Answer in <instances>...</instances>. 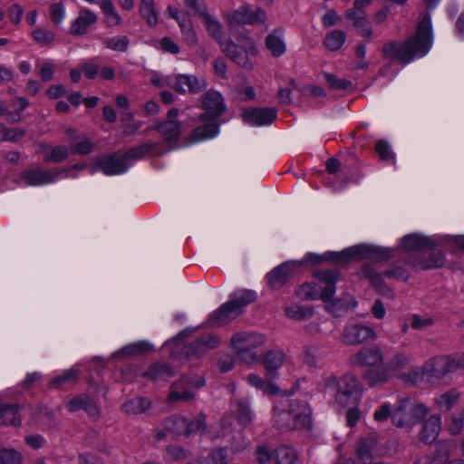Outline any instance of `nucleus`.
Instances as JSON below:
<instances>
[{
	"instance_id": "nucleus-1",
	"label": "nucleus",
	"mask_w": 464,
	"mask_h": 464,
	"mask_svg": "<svg viewBox=\"0 0 464 464\" xmlns=\"http://www.w3.org/2000/svg\"><path fill=\"white\" fill-rule=\"evenodd\" d=\"M338 278L339 273L335 271L316 272L313 280L299 285L295 293L301 299L324 301L327 310L334 314L342 309L355 307L356 302L350 295L333 300Z\"/></svg>"
},
{
	"instance_id": "nucleus-2",
	"label": "nucleus",
	"mask_w": 464,
	"mask_h": 464,
	"mask_svg": "<svg viewBox=\"0 0 464 464\" xmlns=\"http://www.w3.org/2000/svg\"><path fill=\"white\" fill-rule=\"evenodd\" d=\"M433 44V30L431 15L425 14L419 20L417 32L406 42L401 44L391 42L384 44L383 55L391 60L399 61L404 64L411 62L415 57H423L431 49Z\"/></svg>"
},
{
	"instance_id": "nucleus-3",
	"label": "nucleus",
	"mask_w": 464,
	"mask_h": 464,
	"mask_svg": "<svg viewBox=\"0 0 464 464\" xmlns=\"http://www.w3.org/2000/svg\"><path fill=\"white\" fill-rule=\"evenodd\" d=\"M464 369V353L440 354L430 358L422 367L409 372V379L415 384L421 382H440L447 375Z\"/></svg>"
},
{
	"instance_id": "nucleus-4",
	"label": "nucleus",
	"mask_w": 464,
	"mask_h": 464,
	"mask_svg": "<svg viewBox=\"0 0 464 464\" xmlns=\"http://www.w3.org/2000/svg\"><path fill=\"white\" fill-rule=\"evenodd\" d=\"M273 418L280 430H310L313 421L309 404L296 399H285L280 406H276Z\"/></svg>"
},
{
	"instance_id": "nucleus-5",
	"label": "nucleus",
	"mask_w": 464,
	"mask_h": 464,
	"mask_svg": "<svg viewBox=\"0 0 464 464\" xmlns=\"http://www.w3.org/2000/svg\"><path fill=\"white\" fill-rule=\"evenodd\" d=\"M392 250L386 247L358 245L348 247L341 252H326L323 256L309 253L304 256V262L319 264L324 260L335 263L344 262L350 259H375L383 260L392 256Z\"/></svg>"
},
{
	"instance_id": "nucleus-6",
	"label": "nucleus",
	"mask_w": 464,
	"mask_h": 464,
	"mask_svg": "<svg viewBox=\"0 0 464 464\" xmlns=\"http://www.w3.org/2000/svg\"><path fill=\"white\" fill-rule=\"evenodd\" d=\"M230 343L242 362L253 364L259 362L263 355L266 336L255 332H239L232 335Z\"/></svg>"
},
{
	"instance_id": "nucleus-7",
	"label": "nucleus",
	"mask_w": 464,
	"mask_h": 464,
	"mask_svg": "<svg viewBox=\"0 0 464 464\" xmlns=\"http://www.w3.org/2000/svg\"><path fill=\"white\" fill-rule=\"evenodd\" d=\"M256 299V294L251 290H238L229 295V300L215 310L208 317V324L218 326L236 319L246 305Z\"/></svg>"
},
{
	"instance_id": "nucleus-8",
	"label": "nucleus",
	"mask_w": 464,
	"mask_h": 464,
	"mask_svg": "<svg viewBox=\"0 0 464 464\" xmlns=\"http://www.w3.org/2000/svg\"><path fill=\"white\" fill-rule=\"evenodd\" d=\"M326 392L334 396L339 405L347 406L361 397L362 387L353 375L346 374L339 380L331 376L326 380Z\"/></svg>"
},
{
	"instance_id": "nucleus-9",
	"label": "nucleus",
	"mask_w": 464,
	"mask_h": 464,
	"mask_svg": "<svg viewBox=\"0 0 464 464\" xmlns=\"http://www.w3.org/2000/svg\"><path fill=\"white\" fill-rule=\"evenodd\" d=\"M237 42L238 44L231 40L224 41V43H220V48L233 62L245 69L252 70L254 64L249 56H256L258 53L255 42L252 38L243 35L237 39Z\"/></svg>"
},
{
	"instance_id": "nucleus-10",
	"label": "nucleus",
	"mask_w": 464,
	"mask_h": 464,
	"mask_svg": "<svg viewBox=\"0 0 464 464\" xmlns=\"http://www.w3.org/2000/svg\"><path fill=\"white\" fill-rule=\"evenodd\" d=\"M409 399H401L398 401L397 405L392 416V423L400 428H411L420 422L429 413V408L423 403L411 402V416L403 417L405 410H407Z\"/></svg>"
},
{
	"instance_id": "nucleus-11",
	"label": "nucleus",
	"mask_w": 464,
	"mask_h": 464,
	"mask_svg": "<svg viewBox=\"0 0 464 464\" xmlns=\"http://www.w3.org/2000/svg\"><path fill=\"white\" fill-rule=\"evenodd\" d=\"M205 384V380L199 375H186L179 382H175L170 390L168 401L176 402L187 401L194 397V390L198 389Z\"/></svg>"
},
{
	"instance_id": "nucleus-12",
	"label": "nucleus",
	"mask_w": 464,
	"mask_h": 464,
	"mask_svg": "<svg viewBox=\"0 0 464 464\" xmlns=\"http://www.w3.org/2000/svg\"><path fill=\"white\" fill-rule=\"evenodd\" d=\"M74 169H82L83 167L74 166L72 169L48 171L33 169L24 172L23 174V179L25 184L29 186H44L53 183L61 179L75 177L72 174Z\"/></svg>"
},
{
	"instance_id": "nucleus-13",
	"label": "nucleus",
	"mask_w": 464,
	"mask_h": 464,
	"mask_svg": "<svg viewBox=\"0 0 464 464\" xmlns=\"http://www.w3.org/2000/svg\"><path fill=\"white\" fill-rule=\"evenodd\" d=\"M354 452L361 464H371L373 458L379 455L381 444L377 432H370L360 437L354 444Z\"/></svg>"
},
{
	"instance_id": "nucleus-14",
	"label": "nucleus",
	"mask_w": 464,
	"mask_h": 464,
	"mask_svg": "<svg viewBox=\"0 0 464 464\" xmlns=\"http://www.w3.org/2000/svg\"><path fill=\"white\" fill-rule=\"evenodd\" d=\"M225 18L230 25L233 24H254L265 23L266 14L261 7L252 8L250 5L239 6L231 14H226Z\"/></svg>"
},
{
	"instance_id": "nucleus-15",
	"label": "nucleus",
	"mask_w": 464,
	"mask_h": 464,
	"mask_svg": "<svg viewBox=\"0 0 464 464\" xmlns=\"http://www.w3.org/2000/svg\"><path fill=\"white\" fill-rule=\"evenodd\" d=\"M166 82L169 87L180 93L187 92L197 93L207 86V82L204 79L199 80L192 74L169 75L166 78Z\"/></svg>"
},
{
	"instance_id": "nucleus-16",
	"label": "nucleus",
	"mask_w": 464,
	"mask_h": 464,
	"mask_svg": "<svg viewBox=\"0 0 464 464\" xmlns=\"http://www.w3.org/2000/svg\"><path fill=\"white\" fill-rule=\"evenodd\" d=\"M202 109L205 111L200 115L203 121H216L226 111L224 99L220 92L210 90L202 97Z\"/></svg>"
},
{
	"instance_id": "nucleus-17",
	"label": "nucleus",
	"mask_w": 464,
	"mask_h": 464,
	"mask_svg": "<svg viewBox=\"0 0 464 464\" xmlns=\"http://www.w3.org/2000/svg\"><path fill=\"white\" fill-rule=\"evenodd\" d=\"M96 165L107 176L121 175L125 173L132 162L128 161L124 155H102L96 159Z\"/></svg>"
},
{
	"instance_id": "nucleus-18",
	"label": "nucleus",
	"mask_w": 464,
	"mask_h": 464,
	"mask_svg": "<svg viewBox=\"0 0 464 464\" xmlns=\"http://www.w3.org/2000/svg\"><path fill=\"white\" fill-rule=\"evenodd\" d=\"M375 339L376 333L372 327L359 324L347 325L342 334V341L347 345H357Z\"/></svg>"
},
{
	"instance_id": "nucleus-19",
	"label": "nucleus",
	"mask_w": 464,
	"mask_h": 464,
	"mask_svg": "<svg viewBox=\"0 0 464 464\" xmlns=\"http://www.w3.org/2000/svg\"><path fill=\"white\" fill-rule=\"evenodd\" d=\"M178 115V109H170L168 112L167 121L152 128L157 130L161 134L164 140L169 145L176 143L181 133V124L179 121H177Z\"/></svg>"
},
{
	"instance_id": "nucleus-20",
	"label": "nucleus",
	"mask_w": 464,
	"mask_h": 464,
	"mask_svg": "<svg viewBox=\"0 0 464 464\" xmlns=\"http://www.w3.org/2000/svg\"><path fill=\"white\" fill-rule=\"evenodd\" d=\"M169 15L178 23L183 41L189 46H195L198 42V34L190 18L180 14L177 7L169 5L167 9Z\"/></svg>"
},
{
	"instance_id": "nucleus-21",
	"label": "nucleus",
	"mask_w": 464,
	"mask_h": 464,
	"mask_svg": "<svg viewBox=\"0 0 464 464\" xmlns=\"http://www.w3.org/2000/svg\"><path fill=\"white\" fill-rule=\"evenodd\" d=\"M274 108H246L243 111V121L251 126H265L271 124L276 118Z\"/></svg>"
},
{
	"instance_id": "nucleus-22",
	"label": "nucleus",
	"mask_w": 464,
	"mask_h": 464,
	"mask_svg": "<svg viewBox=\"0 0 464 464\" xmlns=\"http://www.w3.org/2000/svg\"><path fill=\"white\" fill-rule=\"evenodd\" d=\"M350 362L355 366L374 367L382 364L383 354L376 346L364 347L350 358Z\"/></svg>"
},
{
	"instance_id": "nucleus-23",
	"label": "nucleus",
	"mask_w": 464,
	"mask_h": 464,
	"mask_svg": "<svg viewBox=\"0 0 464 464\" xmlns=\"http://www.w3.org/2000/svg\"><path fill=\"white\" fill-rule=\"evenodd\" d=\"M98 15L87 7L81 8L77 17L72 22L70 34L72 35H82L97 23Z\"/></svg>"
},
{
	"instance_id": "nucleus-24",
	"label": "nucleus",
	"mask_w": 464,
	"mask_h": 464,
	"mask_svg": "<svg viewBox=\"0 0 464 464\" xmlns=\"http://www.w3.org/2000/svg\"><path fill=\"white\" fill-rule=\"evenodd\" d=\"M301 264L299 261H288L278 266L266 275L269 285L274 288L281 287Z\"/></svg>"
},
{
	"instance_id": "nucleus-25",
	"label": "nucleus",
	"mask_w": 464,
	"mask_h": 464,
	"mask_svg": "<svg viewBox=\"0 0 464 464\" xmlns=\"http://www.w3.org/2000/svg\"><path fill=\"white\" fill-rule=\"evenodd\" d=\"M436 246L433 238L420 234H409L401 238L400 247L405 252L431 249Z\"/></svg>"
},
{
	"instance_id": "nucleus-26",
	"label": "nucleus",
	"mask_w": 464,
	"mask_h": 464,
	"mask_svg": "<svg viewBox=\"0 0 464 464\" xmlns=\"http://www.w3.org/2000/svg\"><path fill=\"white\" fill-rule=\"evenodd\" d=\"M65 408L74 412L79 410H84L91 417L97 419L99 417V409L93 400L87 394H79L65 402Z\"/></svg>"
},
{
	"instance_id": "nucleus-27",
	"label": "nucleus",
	"mask_w": 464,
	"mask_h": 464,
	"mask_svg": "<svg viewBox=\"0 0 464 464\" xmlns=\"http://www.w3.org/2000/svg\"><path fill=\"white\" fill-rule=\"evenodd\" d=\"M441 430V417L439 414L430 415L425 421L420 433V439L425 443L434 441Z\"/></svg>"
},
{
	"instance_id": "nucleus-28",
	"label": "nucleus",
	"mask_w": 464,
	"mask_h": 464,
	"mask_svg": "<svg viewBox=\"0 0 464 464\" xmlns=\"http://www.w3.org/2000/svg\"><path fill=\"white\" fill-rule=\"evenodd\" d=\"M285 32L282 28L273 30L266 37V47L270 51L273 56L280 57L286 51V45L285 43Z\"/></svg>"
},
{
	"instance_id": "nucleus-29",
	"label": "nucleus",
	"mask_w": 464,
	"mask_h": 464,
	"mask_svg": "<svg viewBox=\"0 0 464 464\" xmlns=\"http://www.w3.org/2000/svg\"><path fill=\"white\" fill-rule=\"evenodd\" d=\"M461 392L457 389H450L434 398V404L441 412L450 411L459 401Z\"/></svg>"
},
{
	"instance_id": "nucleus-30",
	"label": "nucleus",
	"mask_w": 464,
	"mask_h": 464,
	"mask_svg": "<svg viewBox=\"0 0 464 464\" xmlns=\"http://www.w3.org/2000/svg\"><path fill=\"white\" fill-rule=\"evenodd\" d=\"M285 353L281 351H272L266 354L264 368L268 378H275L276 372L285 362Z\"/></svg>"
},
{
	"instance_id": "nucleus-31",
	"label": "nucleus",
	"mask_w": 464,
	"mask_h": 464,
	"mask_svg": "<svg viewBox=\"0 0 464 464\" xmlns=\"http://www.w3.org/2000/svg\"><path fill=\"white\" fill-rule=\"evenodd\" d=\"M199 17L202 19L208 34L219 44L224 43V41H222L223 32L221 24L213 15H211L208 10L201 13Z\"/></svg>"
},
{
	"instance_id": "nucleus-32",
	"label": "nucleus",
	"mask_w": 464,
	"mask_h": 464,
	"mask_svg": "<svg viewBox=\"0 0 464 464\" xmlns=\"http://www.w3.org/2000/svg\"><path fill=\"white\" fill-rule=\"evenodd\" d=\"M99 5L104 14V23L108 27H114L121 24V16L116 10L111 0H102L99 3Z\"/></svg>"
},
{
	"instance_id": "nucleus-33",
	"label": "nucleus",
	"mask_w": 464,
	"mask_h": 464,
	"mask_svg": "<svg viewBox=\"0 0 464 464\" xmlns=\"http://www.w3.org/2000/svg\"><path fill=\"white\" fill-rule=\"evenodd\" d=\"M156 146L157 144L155 142L147 141L143 144H140L137 147L130 149L129 151L125 153V156L128 161L132 162L133 165L136 161L142 160L144 157L155 154Z\"/></svg>"
},
{
	"instance_id": "nucleus-34",
	"label": "nucleus",
	"mask_w": 464,
	"mask_h": 464,
	"mask_svg": "<svg viewBox=\"0 0 464 464\" xmlns=\"http://www.w3.org/2000/svg\"><path fill=\"white\" fill-rule=\"evenodd\" d=\"M218 133L219 126L211 122L196 128L191 135V140L192 142H201L217 137Z\"/></svg>"
},
{
	"instance_id": "nucleus-35",
	"label": "nucleus",
	"mask_w": 464,
	"mask_h": 464,
	"mask_svg": "<svg viewBox=\"0 0 464 464\" xmlns=\"http://www.w3.org/2000/svg\"><path fill=\"white\" fill-rule=\"evenodd\" d=\"M20 421L17 405L0 404V424L16 426Z\"/></svg>"
},
{
	"instance_id": "nucleus-36",
	"label": "nucleus",
	"mask_w": 464,
	"mask_h": 464,
	"mask_svg": "<svg viewBox=\"0 0 464 464\" xmlns=\"http://www.w3.org/2000/svg\"><path fill=\"white\" fill-rule=\"evenodd\" d=\"M140 14L150 26L158 24L159 16L154 0H140Z\"/></svg>"
},
{
	"instance_id": "nucleus-37",
	"label": "nucleus",
	"mask_w": 464,
	"mask_h": 464,
	"mask_svg": "<svg viewBox=\"0 0 464 464\" xmlns=\"http://www.w3.org/2000/svg\"><path fill=\"white\" fill-rule=\"evenodd\" d=\"M247 382L256 389L263 391L270 395L278 394L280 392L279 387L276 383L265 381L260 376L254 373L247 376Z\"/></svg>"
},
{
	"instance_id": "nucleus-38",
	"label": "nucleus",
	"mask_w": 464,
	"mask_h": 464,
	"mask_svg": "<svg viewBox=\"0 0 464 464\" xmlns=\"http://www.w3.org/2000/svg\"><path fill=\"white\" fill-rule=\"evenodd\" d=\"M285 315L293 320L302 321L309 319L314 314V309L308 306L303 305H286L284 307Z\"/></svg>"
},
{
	"instance_id": "nucleus-39",
	"label": "nucleus",
	"mask_w": 464,
	"mask_h": 464,
	"mask_svg": "<svg viewBox=\"0 0 464 464\" xmlns=\"http://www.w3.org/2000/svg\"><path fill=\"white\" fill-rule=\"evenodd\" d=\"M152 350V345L147 342H138L130 343L124 347H122L121 350L117 351L113 357H119V356H133L136 354H140L142 353L150 352Z\"/></svg>"
},
{
	"instance_id": "nucleus-40",
	"label": "nucleus",
	"mask_w": 464,
	"mask_h": 464,
	"mask_svg": "<svg viewBox=\"0 0 464 464\" xmlns=\"http://www.w3.org/2000/svg\"><path fill=\"white\" fill-rule=\"evenodd\" d=\"M150 406V401L146 398H135L124 404L121 409L127 414H140L146 411Z\"/></svg>"
},
{
	"instance_id": "nucleus-41",
	"label": "nucleus",
	"mask_w": 464,
	"mask_h": 464,
	"mask_svg": "<svg viewBox=\"0 0 464 464\" xmlns=\"http://www.w3.org/2000/svg\"><path fill=\"white\" fill-rule=\"evenodd\" d=\"M345 40L346 34L344 32L341 30H334L325 35L324 45L329 51L334 52L339 50L343 45Z\"/></svg>"
},
{
	"instance_id": "nucleus-42",
	"label": "nucleus",
	"mask_w": 464,
	"mask_h": 464,
	"mask_svg": "<svg viewBox=\"0 0 464 464\" xmlns=\"http://www.w3.org/2000/svg\"><path fill=\"white\" fill-rule=\"evenodd\" d=\"M366 7L367 6L361 0H355L353 6L345 12L346 19L351 21L353 25L362 22L367 18Z\"/></svg>"
},
{
	"instance_id": "nucleus-43",
	"label": "nucleus",
	"mask_w": 464,
	"mask_h": 464,
	"mask_svg": "<svg viewBox=\"0 0 464 464\" xmlns=\"http://www.w3.org/2000/svg\"><path fill=\"white\" fill-rule=\"evenodd\" d=\"M392 374L387 367L380 370H370L365 374V380L370 386L386 383Z\"/></svg>"
},
{
	"instance_id": "nucleus-44",
	"label": "nucleus",
	"mask_w": 464,
	"mask_h": 464,
	"mask_svg": "<svg viewBox=\"0 0 464 464\" xmlns=\"http://www.w3.org/2000/svg\"><path fill=\"white\" fill-rule=\"evenodd\" d=\"M164 427L170 432L185 435L188 429V419L178 415L171 416L164 421Z\"/></svg>"
},
{
	"instance_id": "nucleus-45",
	"label": "nucleus",
	"mask_w": 464,
	"mask_h": 464,
	"mask_svg": "<svg viewBox=\"0 0 464 464\" xmlns=\"http://www.w3.org/2000/svg\"><path fill=\"white\" fill-rule=\"evenodd\" d=\"M274 458L276 464H295L296 453L290 447L281 446L276 450Z\"/></svg>"
},
{
	"instance_id": "nucleus-46",
	"label": "nucleus",
	"mask_w": 464,
	"mask_h": 464,
	"mask_svg": "<svg viewBox=\"0 0 464 464\" xmlns=\"http://www.w3.org/2000/svg\"><path fill=\"white\" fill-rule=\"evenodd\" d=\"M448 430L452 435H458L464 430V407L450 415L448 420Z\"/></svg>"
},
{
	"instance_id": "nucleus-47",
	"label": "nucleus",
	"mask_w": 464,
	"mask_h": 464,
	"mask_svg": "<svg viewBox=\"0 0 464 464\" xmlns=\"http://www.w3.org/2000/svg\"><path fill=\"white\" fill-rule=\"evenodd\" d=\"M31 35L41 46H51L55 39V34L53 31L43 28L34 29Z\"/></svg>"
},
{
	"instance_id": "nucleus-48",
	"label": "nucleus",
	"mask_w": 464,
	"mask_h": 464,
	"mask_svg": "<svg viewBox=\"0 0 464 464\" xmlns=\"http://www.w3.org/2000/svg\"><path fill=\"white\" fill-rule=\"evenodd\" d=\"M50 19L54 25L60 26L66 16V7L63 2L54 3L49 7Z\"/></svg>"
},
{
	"instance_id": "nucleus-49",
	"label": "nucleus",
	"mask_w": 464,
	"mask_h": 464,
	"mask_svg": "<svg viewBox=\"0 0 464 464\" xmlns=\"http://www.w3.org/2000/svg\"><path fill=\"white\" fill-rule=\"evenodd\" d=\"M69 154V150L65 146H54L50 147L45 151L44 160L45 161H53L60 162L64 160Z\"/></svg>"
},
{
	"instance_id": "nucleus-50",
	"label": "nucleus",
	"mask_w": 464,
	"mask_h": 464,
	"mask_svg": "<svg viewBox=\"0 0 464 464\" xmlns=\"http://www.w3.org/2000/svg\"><path fill=\"white\" fill-rule=\"evenodd\" d=\"M130 44V40L124 35H116L106 40L105 46L112 51L126 52Z\"/></svg>"
},
{
	"instance_id": "nucleus-51",
	"label": "nucleus",
	"mask_w": 464,
	"mask_h": 464,
	"mask_svg": "<svg viewBox=\"0 0 464 464\" xmlns=\"http://www.w3.org/2000/svg\"><path fill=\"white\" fill-rule=\"evenodd\" d=\"M375 150L380 160L395 163V155L392 150L391 145L386 140H378L375 145Z\"/></svg>"
},
{
	"instance_id": "nucleus-52",
	"label": "nucleus",
	"mask_w": 464,
	"mask_h": 464,
	"mask_svg": "<svg viewBox=\"0 0 464 464\" xmlns=\"http://www.w3.org/2000/svg\"><path fill=\"white\" fill-rule=\"evenodd\" d=\"M94 143L86 136L79 138L78 141H74L72 152L73 154L86 155L92 151Z\"/></svg>"
},
{
	"instance_id": "nucleus-53",
	"label": "nucleus",
	"mask_w": 464,
	"mask_h": 464,
	"mask_svg": "<svg viewBox=\"0 0 464 464\" xmlns=\"http://www.w3.org/2000/svg\"><path fill=\"white\" fill-rule=\"evenodd\" d=\"M324 77L329 87L333 90H347L352 87V82L346 79H338L335 75L324 72Z\"/></svg>"
},
{
	"instance_id": "nucleus-54",
	"label": "nucleus",
	"mask_w": 464,
	"mask_h": 464,
	"mask_svg": "<svg viewBox=\"0 0 464 464\" xmlns=\"http://www.w3.org/2000/svg\"><path fill=\"white\" fill-rule=\"evenodd\" d=\"M144 375L151 379H157L162 376L172 377L174 372L167 364L156 363L152 365Z\"/></svg>"
},
{
	"instance_id": "nucleus-55",
	"label": "nucleus",
	"mask_w": 464,
	"mask_h": 464,
	"mask_svg": "<svg viewBox=\"0 0 464 464\" xmlns=\"http://www.w3.org/2000/svg\"><path fill=\"white\" fill-rule=\"evenodd\" d=\"M24 131L22 129L7 128L0 123V140L15 141L23 138Z\"/></svg>"
},
{
	"instance_id": "nucleus-56",
	"label": "nucleus",
	"mask_w": 464,
	"mask_h": 464,
	"mask_svg": "<svg viewBox=\"0 0 464 464\" xmlns=\"http://www.w3.org/2000/svg\"><path fill=\"white\" fill-rule=\"evenodd\" d=\"M22 454L12 449H4L0 450V464H20Z\"/></svg>"
},
{
	"instance_id": "nucleus-57",
	"label": "nucleus",
	"mask_w": 464,
	"mask_h": 464,
	"mask_svg": "<svg viewBox=\"0 0 464 464\" xmlns=\"http://www.w3.org/2000/svg\"><path fill=\"white\" fill-rule=\"evenodd\" d=\"M237 418L243 425L248 424L252 420L250 405L247 400H241L237 403Z\"/></svg>"
},
{
	"instance_id": "nucleus-58",
	"label": "nucleus",
	"mask_w": 464,
	"mask_h": 464,
	"mask_svg": "<svg viewBox=\"0 0 464 464\" xmlns=\"http://www.w3.org/2000/svg\"><path fill=\"white\" fill-rule=\"evenodd\" d=\"M206 431V416L200 414L197 419L193 420H188V429L186 430L185 435H191L199 432Z\"/></svg>"
},
{
	"instance_id": "nucleus-59",
	"label": "nucleus",
	"mask_w": 464,
	"mask_h": 464,
	"mask_svg": "<svg viewBox=\"0 0 464 464\" xmlns=\"http://www.w3.org/2000/svg\"><path fill=\"white\" fill-rule=\"evenodd\" d=\"M78 373V369L73 367L70 370H67L62 375L53 378L51 382V384L53 386H60L62 384L72 382L76 381Z\"/></svg>"
},
{
	"instance_id": "nucleus-60",
	"label": "nucleus",
	"mask_w": 464,
	"mask_h": 464,
	"mask_svg": "<svg viewBox=\"0 0 464 464\" xmlns=\"http://www.w3.org/2000/svg\"><path fill=\"white\" fill-rule=\"evenodd\" d=\"M187 451L179 446L171 445L166 449L165 459L172 462L183 459L187 457Z\"/></svg>"
},
{
	"instance_id": "nucleus-61",
	"label": "nucleus",
	"mask_w": 464,
	"mask_h": 464,
	"mask_svg": "<svg viewBox=\"0 0 464 464\" xmlns=\"http://www.w3.org/2000/svg\"><path fill=\"white\" fill-rule=\"evenodd\" d=\"M408 362L409 358L407 355L397 353L390 360L386 367L391 372H397L403 369L408 364Z\"/></svg>"
},
{
	"instance_id": "nucleus-62",
	"label": "nucleus",
	"mask_w": 464,
	"mask_h": 464,
	"mask_svg": "<svg viewBox=\"0 0 464 464\" xmlns=\"http://www.w3.org/2000/svg\"><path fill=\"white\" fill-rule=\"evenodd\" d=\"M364 276L369 278L371 284L376 287L379 291L382 292L384 288V283L382 276L372 267H365L363 269Z\"/></svg>"
},
{
	"instance_id": "nucleus-63",
	"label": "nucleus",
	"mask_w": 464,
	"mask_h": 464,
	"mask_svg": "<svg viewBox=\"0 0 464 464\" xmlns=\"http://www.w3.org/2000/svg\"><path fill=\"white\" fill-rule=\"evenodd\" d=\"M218 344V340L215 336L208 335L198 340L195 343V348L201 353L216 348Z\"/></svg>"
},
{
	"instance_id": "nucleus-64",
	"label": "nucleus",
	"mask_w": 464,
	"mask_h": 464,
	"mask_svg": "<svg viewBox=\"0 0 464 464\" xmlns=\"http://www.w3.org/2000/svg\"><path fill=\"white\" fill-rule=\"evenodd\" d=\"M123 122H124V133L126 135H132L133 133H135L142 125V123L140 121H135L134 119V115L133 113H128L124 118H123Z\"/></svg>"
}]
</instances>
